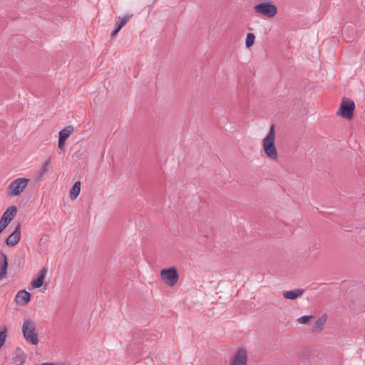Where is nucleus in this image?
Instances as JSON below:
<instances>
[{
    "label": "nucleus",
    "instance_id": "f257e3e1",
    "mask_svg": "<svg viewBox=\"0 0 365 365\" xmlns=\"http://www.w3.org/2000/svg\"><path fill=\"white\" fill-rule=\"evenodd\" d=\"M275 130L274 125L270 127L267 135L262 139V147L267 158L272 160L278 159V152L275 145Z\"/></svg>",
    "mask_w": 365,
    "mask_h": 365
},
{
    "label": "nucleus",
    "instance_id": "f03ea898",
    "mask_svg": "<svg viewBox=\"0 0 365 365\" xmlns=\"http://www.w3.org/2000/svg\"><path fill=\"white\" fill-rule=\"evenodd\" d=\"M29 182V179L26 178H17L11 181L7 187V195L10 197L19 196L28 186Z\"/></svg>",
    "mask_w": 365,
    "mask_h": 365
},
{
    "label": "nucleus",
    "instance_id": "7ed1b4c3",
    "mask_svg": "<svg viewBox=\"0 0 365 365\" xmlns=\"http://www.w3.org/2000/svg\"><path fill=\"white\" fill-rule=\"evenodd\" d=\"M36 325L34 322L27 319L24 320L22 325V333L25 339L34 345L38 343V338L37 334L35 332Z\"/></svg>",
    "mask_w": 365,
    "mask_h": 365
},
{
    "label": "nucleus",
    "instance_id": "20e7f679",
    "mask_svg": "<svg viewBox=\"0 0 365 365\" xmlns=\"http://www.w3.org/2000/svg\"><path fill=\"white\" fill-rule=\"evenodd\" d=\"M255 12L267 18L274 17L277 13L276 6L272 2H261L254 6Z\"/></svg>",
    "mask_w": 365,
    "mask_h": 365
},
{
    "label": "nucleus",
    "instance_id": "39448f33",
    "mask_svg": "<svg viewBox=\"0 0 365 365\" xmlns=\"http://www.w3.org/2000/svg\"><path fill=\"white\" fill-rule=\"evenodd\" d=\"M355 109V103L352 100L344 98L341 101L337 115L343 118L351 119Z\"/></svg>",
    "mask_w": 365,
    "mask_h": 365
},
{
    "label": "nucleus",
    "instance_id": "423d86ee",
    "mask_svg": "<svg viewBox=\"0 0 365 365\" xmlns=\"http://www.w3.org/2000/svg\"><path fill=\"white\" fill-rule=\"evenodd\" d=\"M160 277L164 282L173 287L178 281L179 274L177 269L173 267L162 269L160 271Z\"/></svg>",
    "mask_w": 365,
    "mask_h": 365
},
{
    "label": "nucleus",
    "instance_id": "0eeeda50",
    "mask_svg": "<svg viewBox=\"0 0 365 365\" xmlns=\"http://www.w3.org/2000/svg\"><path fill=\"white\" fill-rule=\"evenodd\" d=\"M247 351L244 347L238 348L229 361V365H247Z\"/></svg>",
    "mask_w": 365,
    "mask_h": 365
},
{
    "label": "nucleus",
    "instance_id": "6e6552de",
    "mask_svg": "<svg viewBox=\"0 0 365 365\" xmlns=\"http://www.w3.org/2000/svg\"><path fill=\"white\" fill-rule=\"evenodd\" d=\"M16 213L17 208L14 205H11L6 209L0 220V233L9 225Z\"/></svg>",
    "mask_w": 365,
    "mask_h": 365
},
{
    "label": "nucleus",
    "instance_id": "1a4fd4ad",
    "mask_svg": "<svg viewBox=\"0 0 365 365\" xmlns=\"http://www.w3.org/2000/svg\"><path fill=\"white\" fill-rule=\"evenodd\" d=\"M21 239V225H18L15 230L8 237L6 243L9 247H14Z\"/></svg>",
    "mask_w": 365,
    "mask_h": 365
},
{
    "label": "nucleus",
    "instance_id": "9d476101",
    "mask_svg": "<svg viewBox=\"0 0 365 365\" xmlns=\"http://www.w3.org/2000/svg\"><path fill=\"white\" fill-rule=\"evenodd\" d=\"M47 272L48 269L46 267L41 268L38 272L37 277L31 282V286L33 289L39 288L43 285Z\"/></svg>",
    "mask_w": 365,
    "mask_h": 365
},
{
    "label": "nucleus",
    "instance_id": "9b49d317",
    "mask_svg": "<svg viewBox=\"0 0 365 365\" xmlns=\"http://www.w3.org/2000/svg\"><path fill=\"white\" fill-rule=\"evenodd\" d=\"M31 300V294L26 290H20L15 297V301L20 306H25Z\"/></svg>",
    "mask_w": 365,
    "mask_h": 365
},
{
    "label": "nucleus",
    "instance_id": "f8f14e48",
    "mask_svg": "<svg viewBox=\"0 0 365 365\" xmlns=\"http://www.w3.org/2000/svg\"><path fill=\"white\" fill-rule=\"evenodd\" d=\"M132 16V14H128L124 16H119L115 24V29L112 32L111 36H115L119 31L128 23Z\"/></svg>",
    "mask_w": 365,
    "mask_h": 365
},
{
    "label": "nucleus",
    "instance_id": "ddd939ff",
    "mask_svg": "<svg viewBox=\"0 0 365 365\" xmlns=\"http://www.w3.org/2000/svg\"><path fill=\"white\" fill-rule=\"evenodd\" d=\"M304 292L303 289H295L293 290L285 291L283 292V297L287 299H296L300 297Z\"/></svg>",
    "mask_w": 365,
    "mask_h": 365
},
{
    "label": "nucleus",
    "instance_id": "4468645a",
    "mask_svg": "<svg viewBox=\"0 0 365 365\" xmlns=\"http://www.w3.org/2000/svg\"><path fill=\"white\" fill-rule=\"evenodd\" d=\"M1 261L0 264V280L4 279L7 274L8 262L6 256L4 254L1 255Z\"/></svg>",
    "mask_w": 365,
    "mask_h": 365
},
{
    "label": "nucleus",
    "instance_id": "2eb2a0df",
    "mask_svg": "<svg viewBox=\"0 0 365 365\" xmlns=\"http://www.w3.org/2000/svg\"><path fill=\"white\" fill-rule=\"evenodd\" d=\"M73 131V127L72 125H68L64 128L63 130H60L58 133V138L63 140L64 141L70 136V135Z\"/></svg>",
    "mask_w": 365,
    "mask_h": 365
},
{
    "label": "nucleus",
    "instance_id": "dca6fc26",
    "mask_svg": "<svg viewBox=\"0 0 365 365\" xmlns=\"http://www.w3.org/2000/svg\"><path fill=\"white\" fill-rule=\"evenodd\" d=\"M81 191V182L77 181L74 183L73 187L70 190V197L72 200H74L77 198Z\"/></svg>",
    "mask_w": 365,
    "mask_h": 365
},
{
    "label": "nucleus",
    "instance_id": "f3484780",
    "mask_svg": "<svg viewBox=\"0 0 365 365\" xmlns=\"http://www.w3.org/2000/svg\"><path fill=\"white\" fill-rule=\"evenodd\" d=\"M327 319V316L326 314H323L315 322L314 325V331H321L323 329L324 325L325 324Z\"/></svg>",
    "mask_w": 365,
    "mask_h": 365
},
{
    "label": "nucleus",
    "instance_id": "a211bd4d",
    "mask_svg": "<svg viewBox=\"0 0 365 365\" xmlns=\"http://www.w3.org/2000/svg\"><path fill=\"white\" fill-rule=\"evenodd\" d=\"M255 41V36L252 33H248L245 39V45L247 48H250L253 46Z\"/></svg>",
    "mask_w": 365,
    "mask_h": 365
},
{
    "label": "nucleus",
    "instance_id": "6ab92c4d",
    "mask_svg": "<svg viewBox=\"0 0 365 365\" xmlns=\"http://www.w3.org/2000/svg\"><path fill=\"white\" fill-rule=\"evenodd\" d=\"M26 360V356L24 353H20L19 354L16 355L14 359V363L16 365H23Z\"/></svg>",
    "mask_w": 365,
    "mask_h": 365
},
{
    "label": "nucleus",
    "instance_id": "aec40b11",
    "mask_svg": "<svg viewBox=\"0 0 365 365\" xmlns=\"http://www.w3.org/2000/svg\"><path fill=\"white\" fill-rule=\"evenodd\" d=\"M312 318V316H302L297 319V322L302 324H307Z\"/></svg>",
    "mask_w": 365,
    "mask_h": 365
},
{
    "label": "nucleus",
    "instance_id": "412c9836",
    "mask_svg": "<svg viewBox=\"0 0 365 365\" xmlns=\"http://www.w3.org/2000/svg\"><path fill=\"white\" fill-rule=\"evenodd\" d=\"M6 337V331L4 329L2 331H0V348L4 344Z\"/></svg>",
    "mask_w": 365,
    "mask_h": 365
},
{
    "label": "nucleus",
    "instance_id": "4be33fe9",
    "mask_svg": "<svg viewBox=\"0 0 365 365\" xmlns=\"http://www.w3.org/2000/svg\"><path fill=\"white\" fill-rule=\"evenodd\" d=\"M49 165H50L49 160L43 163V167H42L41 173V175H43L47 172Z\"/></svg>",
    "mask_w": 365,
    "mask_h": 365
},
{
    "label": "nucleus",
    "instance_id": "5701e85b",
    "mask_svg": "<svg viewBox=\"0 0 365 365\" xmlns=\"http://www.w3.org/2000/svg\"><path fill=\"white\" fill-rule=\"evenodd\" d=\"M65 142L63 140L58 138V147L60 150H63L65 147Z\"/></svg>",
    "mask_w": 365,
    "mask_h": 365
},
{
    "label": "nucleus",
    "instance_id": "b1692460",
    "mask_svg": "<svg viewBox=\"0 0 365 365\" xmlns=\"http://www.w3.org/2000/svg\"><path fill=\"white\" fill-rule=\"evenodd\" d=\"M41 365H56L53 363H43Z\"/></svg>",
    "mask_w": 365,
    "mask_h": 365
}]
</instances>
